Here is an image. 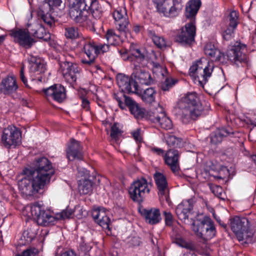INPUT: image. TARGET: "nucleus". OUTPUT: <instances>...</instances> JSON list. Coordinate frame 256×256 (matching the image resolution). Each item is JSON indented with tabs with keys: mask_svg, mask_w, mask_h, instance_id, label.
I'll return each instance as SVG.
<instances>
[{
	"mask_svg": "<svg viewBox=\"0 0 256 256\" xmlns=\"http://www.w3.org/2000/svg\"><path fill=\"white\" fill-rule=\"evenodd\" d=\"M41 18L44 22L50 28H52L54 24V20L50 14L46 13V14H42Z\"/></svg>",
	"mask_w": 256,
	"mask_h": 256,
	"instance_id": "de8ad7c7",
	"label": "nucleus"
},
{
	"mask_svg": "<svg viewBox=\"0 0 256 256\" xmlns=\"http://www.w3.org/2000/svg\"><path fill=\"white\" fill-rule=\"evenodd\" d=\"M212 192L217 197L224 199L222 198L223 192L222 188L218 186H213L210 188Z\"/></svg>",
	"mask_w": 256,
	"mask_h": 256,
	"instance_id": "3c124183",
	"label": "nucleus"
},
{
	"mask_svg": "<svg viewBox=\"0 0 256 256\" xmlns=\"http://www.w3.org/2000/svg\"><path fill=\"white\" fill-rule=\"evenodd\" d=\"M88 11H90L92 16L96 19L100 18L102 10V6L96 0H86Z\"/></svg>",
	"mask_w": 256,
	"mask_h": 256,
	"instance_id": "473e14b6",
	"label": "nucleus"
},
{
	"mask_svg": "<svg viewBox=\"0 0 256 256\" xmlns=\"http://www.w3.org/2000/svg\"><path fill=\"white\" fill-rule=\"evenodd\" d=\"M82 100V106L86 110H88L90 109V102L85 97H81Z\"/></svg>",
	"mask_w": 256,
	"mask_h": 256,
	"instance_id": "0e129e2a",
	"label": "nucleus"
},
{
	"mask_svg": "<svg viewBox=\"0 0 256 256\" xmlns=\"http://www.w3.org/2000/svg\"><path fill=\"white\" fill-rule=\"evenodd\" d=\"M74 211L73 210L69 208H66L60 213L56 214V220L70 218H72V216L74 214Z\"/></svg>",
	"mask_w": 256,
	"mask_h": 256,
	"instance_id": "37998d69",
	"label": "nucleus"
},
{
	"mask_svg": "<svg viewBox=\"0 0 256 256\" xmlns=\"http://www.w3.org/2000/svg\"><path fill=\"white\" fill-rule=\"evenodd\" d=\"M180 158V153L178 150L170 149L164 154V160H178Z\"/></svg>",
	"mask_w": 256,
	"mask_h": 256,
	"instance_id": "a18cd8bd",
	"label": "nucleus"
},
{
	"mask_svg": "<svg viewBox=\"0 0 256 256\" xmlns=\"http://www.w3.org/2000/svg\"><path fill=\"white\" fill-rule=\"evenodd\" d=\"M196 32L195 21L192 20L180 29L176 36V41L182 45L190 46L194 42Z\"/></svg>",
	"mask_w": 256,
	"mask_h": 256,
	"instance_id": "ddd939ff",
	"label": "nucleus"
},
{
	"mask_svg": "<svg viewBox=\"0 0 256 256\" xmlns=\"http://www.w3.org/2000/svg\"><path fill=\"white\" fill-rule=\"evenodd\" d=\"M158 12L168 18L178 16L182 8V0H154Z\"/></svg>",
	"mask_w": 256,
	"mask_h": 256,
	"instance_id": "423d86ee",
	"label": "nucleus"
},
{
	"mask_svg": "<svg viewBox=\"0 0 256 256\" xmlns=\"http://www.w3.org/2000/svg\"><path fill=\"white\" fill-rule=\"evenodd\" d=\"M41 24L38 22H34L32 24H28L27 25V32L30 35L32 36V32H34Z\"/></svg>",
	"mask_w": 256,
	"mask_h": 256,
	"instance_id": "864d4df0",
	"label": "nucleus"
},
{
	"mask_svg": "<svg viewBox=\"0 0 256 256\" xmlns=\"http://www.w3.org/2000/svg\"><path fill=\"white\" fill-rule=\"evenodd\" d=\"M238 14L236 11L231 12L228 16V20L229 22L228 26L235 29L238 24Z\"/></svg>",
	"mask_w": 256,
	"mask_h": 256,
	"instance_id": "79ce46f5",
	"label": "nucleus"
},
{
	"mask_svg": "<svg viewBox=\"0 0 256 256\" xmlns=\"http://www.w3.org/2000/svg\"><path fill=\"white\" fill-rule=\"evenodd\" d=\"M204 50L206 55L208 56L212 60L220 62H225L226 56L224 54H222L213 44L211 42L206 44L204 47Z\"/></svg>",
	"mask_w": 256,
	"mask_h": 256,
	"instance_id": "cd10ccee",
	"label": "nucleus"
},
{
	"mask_svg": "<svg viewBox=\"0 0 256 256\" xmlns=\"http://www.w3.org/2000/svg\"><path fill=\"white\" fill-rule=\"evenodd\" d=\"M164 215L166 225L168 226H172L173 222V216L172 214L170 212L164 211Z\"/></svg>",
	"mask_w": 256,
	"mask_h": 256,
	"instance_id": "6e6d98bb",
	"label": "nucleus"
},
{
	"mask_svg": "<svg viewBox=\"0 0 256 256\" xmlns=\"http://www.w3.org/2000/svg\"><path fill=\"white\" fill-rule=\"evenodd\" d=\"M178 161H165L170 168L173 172H178L180 170Z\"/></svg>",
	"mask_w": 256,
	"mask_h": 256,
	"instance_id": "603ef678",
	"label": "nucleus"
},
{
	"mask_svg": "<svg viewBox=\"0 0 256 256\" xmlns=\"http://www.w3.org/2000/svg\"><path fill=\"white\" fill-rule=\"evenodd\" d=\"M148 34L154 44L158 48H162L166 47V40L163 36L156 34L154 31L150 30L148 31Z\"/></svg>",
	"mask_w": 256,
	"mask_h": 256,
	"instance_id": "f704fd0d",
	"label": "nucleus"
},
{
	"mask_svg": "<svg viewBox=\"0 0 256 256\" xmlns=\"http://www.w3.org/2000/svg\"><path fill=\"white\" fill-rule=\"evenodd\" d=\"M50 8V12L54 10L56 8L60 6L62 3V0H45Z\"/></svg>",
	"mask_w": 256,
	"mask_h": 256,
	"instance_id": "09e8293b",
	"label": "nucleus"
},
{
	"mask_svg": "<svg viewBox=\"0 0 256 256\" xmlns=\"http://www.w3.org/2000/svg\"><path fill=\"white\" fill-rule=\"evenodd\" d=\"M20 76V80L23 82V83L24 84L25 86L28 88H30V86L28 84L27 80L24 76V67L21 68Z\"/></svg>",
	"mask_w": 256,
	"mask_h": 256,
	"instance_id": "e2e57ef3",
	"label": "nucleus"
},
{
	"mask_svg": "<svg viewBox=\"0 0 256 256\" xmlns=\"http://www.w3.org/2000/svg\"><path fill=\"white\" fill-rule=\"evenodd\" d=\"M193 208L192 200H183L176 208V213L178 218L184 222L188 220L189 214Z\"/></svg>",
	"mask_w": 256,
	"mask_h": 256,
	"instance_id": "b1692460",
	"label": "nucleus"
},
{
	"mask_svg": "<svg viewBox=\"0 0 256 256\" xmlns=\"http://www.w3.org/2000/svg\"><path fill=\"white\" fill-rule=\"evenodd\" d=\"M134 64L133 72L132 74V78H134L135 84L150 85L152 82V79L150 73L144 68Z\"/></svg>",
	"mask_w": 256,
	"mask_h": 256,
	"instance_id": "aec40b11",
	"label": "nucleus"
},
{
	"mask_svg": "<svg viewBox=\"0 0 256 256\" xmlns=\"http://www.w3.org/2000/svg\"><path fill=\"white\" fill-rule=\"evenodd\" d=\"M152 71L158 76H166L168 74L167 69L164 66L157 62H152Z\"/></svg>",
	"mask_w": 256,
	"mask_h": 256,
	"instance_id": "58836bf2",
	"label": "nucleus"
},
{
	"mask_svg": "<svg viewBox=\"0 0 256 256\" xmlns=\"http://www.w3.org/2000/svg\"><path fill=\"white\" fill-rule=\"evenodd\" d=\"M30 64V72L31 74V80H34L36 75L44 73L46 70V66L44 60L41 58L30 55L28 58Z\"/></svg>",
	"mask_w": 256,
	"mask_h": 256,
	"instance_id": "f3484780",
	"label": "nucleus"
},
{
	"mask_svg": "<svg viewBox=\"0 0 256 256\" xmlns=\"http://www.w3.org/2000/svg\"><path fill=\"white\" fill-rule=\"evenodd\" d=\"M116 81L118 85L122 90L120 92L124 94V92L134 93V92H138V84H135L129 76L120 74L116 76Z\"/></svg>",
	"mask_w": 256,
	"mask_h": 256,
	"instance_id": "412c9836",
	"label": "nucleus"
},
{
	"mask_svg": "<svg viewBox=\"0 0 256 256\" xmlns=\"http://www.w3.org/2000/svg\"><path fill=\"white\" fill-rule=\"evenodd\" d=\"M46 32L42 24L34 32H32V36L38 38H43L46 35Z\"/></svg>",
	"mask_w": 256,
	"mask_h": 256,
	"instance_id": "8fccbe9b",
	"label": "nucleus"
},
{
	"mask_svg": "<svg viewBox=\"0 0 256 256\" xmlns=\"http://www.w3.org/2000/svg\"><path fill=\"white\" fill-rule=\"evenodd\" d=\"M79 174L83 176L84 178H93V176H90V172L84 168H78Z\"/></svg>",
	"mask_w": 256,
	"mask_h": 256,
	"instance_id": "4d7b16f0",
	"label": "nucleus"
},
{
	"mask_svg": "<svg viewBox=\"0 0 256 256\" xmlns=\"http://www.w3.org/2000/svg\"><path fill=\"white\" fill-rule=\"evenodd\" d=\"M60 64L65 80L70 84H74L80 76V69L76 64L67 61L62 62Z\"/></svg>",
	"mask_w": 256,
	"mask_h": 256,
	"instance_id": "4468645a",
	"label": "nucleus"
},
{
	"mask_svg": "<svg viewBox=\"0 0 256 256\" xmlns=\"http://www.w3.org/2000/svg\"><path fill=\"white\" fill-rule=\"evenodd\" d=\"M83 44V50L88 60L82 58L81 62L84 64L91 65L94 63L95 58L98 56V50H96V44L90 40H84Z\"/></svg>",
	"mask_w": 256,
	"mask_h": 256,
	"instance_id": "4be33fe9",
	"label": "nucleus"
},
{
	"mask_svg": "<svg viewBox=\"0 0 256 256\" xmlns=\"http://www.w3.org/2000/svg\"><path fill=\"white\" fill-rule=\"evenodd\" d=\"M87 6L86 0H71L70 16L76 23L89 24L90 20Z\"/></svg>",
	"mask_w": 256,
	"mask_h": 256,
	"instance_id": "20e7f679",
	"label": "nucleus"
},
{
	"mask_svg": "<svg viewBox=\"0 0 256 256\" xmlns=\"http://www.w3.org/2000/svg\"><path fill=\"white\" fill-rule=\"evenodd\" d=\"M82 150V148L80 142L74 139H72L66 150L67 158L69 160H71V159L81 160L84 158Z\"/></svg>",
	"mask_w": 256,
	"mask_h": 256,
	"instance_id": "393cba45",
	"label": "nucleus"
},
{
	"mask_svg": "<svg viewBox=\"0 0 256 256\" xmlns=\"http://www.w3.org/2000/svg\"><path fill=\"white\" fill-rule=\"evenodd\" d=\"M114 96L121 109L125 110L126 107H128L130 113L135 118H139L144 116V113L142 110L131 98L126 96L122 92L115 94Z\"/></svg>",
	"mask_w": 256,
	"mask_h": 256,
	"instance_id": "9d476101",
	"label": "nucleus"
},
{
	"mask_svg": "<svg viewBox=\"0 0 256 256\" xmlns=\"http://www.w3.org/2000/svg\"><path fill=\"white\" fill-rule=\"evenodd\" d=\"M92 178H82L78 182V189L81 194H90L92 191Z\"/></svg>",
	"mask_w": 256,
	"mask_h": 256,
	"instance_id": "72a5a7b5",
	"label": "nucleus"
},
{
	"mask_svg": "<svg viewBox=\"0 0 256 256\" xmlns=\"http://www.w3.org/2000/svg\"><path fill=\"white\" fill-rule=\"evenodd\" d=\"M30 211L32 216L36 220L39 225L49 226L54 224L56 221V217L52 216L50 211L39 202L32 204L30 207Z\"/></svg>",
	"mask_w": 256,
	"mask_h": 256,
	"instance_id": "0eeeda50",
	"label": "nucleus"
},
{
	"mask_svg": "<svg viewBox=\"0 0 256 256\" xmlns=\"http://www.w3.org/2000/svg\"><path fill=\"white\" fill-rule=\"evenodd\" d=\"M203 110L196 93L190 92L178 102L174 112L182 122L186 124L200 117Z\"/></svg>",
	"mask_w": 256,
	"mask_h": 256,
	"instance_id": "f03ea898",
	"label": "nucleus"
},
{
	"mask_svg": "<svg viewBox=\"0 0 256 256\" xmlns=\"http://www.w3.org/2000/svg\"><path fill=\"white\" fill-rule=\"evenodd\" d=\"M122 131L119 128L118 124H114L111 127L110 137L114 142H118L119 138L121 136Z\"/></svg>",
	"mask_w": 256,
	"mask_h": 256,
	"instance_id": "a19ab883",
	"label": "nucleus"
},
{
	"mask_svg": "<svg viewBox=\"0 0 256 256\" xmlns=\"http://www.w3.org/2000/svg\"><path fill=\"white\" fill-rule=\"evenodd\" d=\"M149 119L154 123H158L164 130H170L173 126L172 120L166 116L162 107L160 106L150 112Z\"/></svg>",
	"mask_w": 256,
	"mask_h": 256,
	"instance_id": "2eb2a0df",
	"label": "nucleus"
},
{
	"mask_svg": "<svg viewBox=\"0 0 256 256\" xmlns=\"http://www.w3.org/2000/svg\"><path fill=\"white\" fill-rule=\"evenodd\" d=\"M92 216L94 221L103 228L110 230V220L105 208H99L94 210Z\"/></svg>",
	"mask_w": 256,
	"mask_h": 256,
	"instance_id": "5701e85b",
	"label": "nucleus"
},
{
	"mask_svg": "<svg viewBox=\"0 0 256 256\" xmlns=\"http://www.w3.org/2000/svg\"><path fill=\"white\" fill-rule=\"evenodd\" d=\"M234 151L233 148H228L224 154L228 156L227 158L230 159L232 158V156L234 155Z\"/></svg>",
	"mask_w": 256,
	"mask_h": 256,
	"instance_id": "774afa93",
	"label": "nucleus"
},
{
	"mask_svg": "<svg viewBox=\"0 0 256 256\" xmlns=\"http://www.w3.org/2000/svg\"><path fill=\"white\" fill-rule=\"evenodd\" d=\"M234 132L230 128H222L213 132L210 136V142L212 144L216 145L222 142L224 137L230 136Z\"/></svg>",
	"mask_w": 256,
	"mask_h": 256,
	"instance_id": "c756f323",
	"label": "nucleus"
},
{
	"mask_svg": "<svg viewBox=\"0 0 256 256\" xmlns=\"http://www.w3.org/2000/svg\"><path fill=\"white\" fill-rule=\"evenodd\" d=\"M192 228L198 236L204 240L212 239L216 234L214 223L209 218L193 222Z\"/></svg>",
	"mask_w": 256,
	"mask_h": 256,
	"instance_id": "6e6552de",
	"label": "nucleus"
},
{
	"mask_svg": "<svg viewBox=\"0 0 256 256\" xmlns=\"http://www.w3.org/2000/svg\"><path fill=\"white\" fill-rule=\"evenodd\" d=\"M39 162L36 161V168L28 166L22 172L24 176L18 182V188L26 196H34L38 193L50 182L54 174V170L50 161H44V164Z\"/></svg>",
	"mask_w": 256,
	"mask_h": 256,
	"instance_id": "f257e3e1",
	"label": "nucleus"
},
{
	"mask_svg": "<svg viewBox=\"0 0 256 256\" xmlns=\"http://www.w3.org/2000/svg\"><path fill=\"white\" fill-rule=\"evenodd\" d=\"M164 138L167 144L170 146L180 148L183 146V141L180 138L174 135L166 134Z\"/></svg>",
	"mask_w": 256,
	"mask_h": 256,
	"instance_id": "c9c22d12",
	"label": "nucleus"
},
{
	"mask_svg": "<svg viewBox=\"0 0 256 256\" xmlns=\"http://www.w3.org/2000/svg\"><path fill=\"white\" fill-rule=\"evenodd\" d=\"M43 92L48 100H53L60 103L66 98V89L60 84H54L47 88L44 89Z\"/></svg>",
	"mask_w": 256,
	"mask_h": 256,
	"instance_id": "dca6fc26",
	"label": "nucleus"
},
{
	"mask_svg": "<svg viewBox=\"0 0 256 256\" xmlns=\"http://www.w3.org/2000/svg\"><path fill=\"white\" fill-rule=\"evenodd\" d=\"M142 214L146 222L150 224H158L162 220L160 210L158 208L144 209Z\"/></svg>",
	"mask_w": 256,
	"mask_h": 256,
	"instance_id": "c85d7f7f",
	"label": "nucleus"
},
{
	"mask_svg": "<svg viewBox=\"0 0 256 256\" xmlns=\"http://www.w3.org/2000/svg\"><path fill=\"white\" fill-rule=\"evenodd\" d=\"M214 66L212 62L201 58L190 68V75L194 78V83L204 86L212 75Z\"/></svg>",
	"mask_w": 256,
	"mask_h": 256,
	"instance_id": "7ed1b4c3",
	"label": "nucleus"
},
{
	"mask_svg": "<svg viewBox=\"0 0 256 256\" xmlns=\"http://www.w3.org/2000/svg\"><path fill=\"white\" fill-rule=\"evenodd\" d=\"M80 247L82 251H88L91 248V246L86 244L84 241L80 243Z\"/></svg>",
	"mask_w": 256,
	"mask_h": 256,
	"instance_id": "338daca9",
	"label": "nucleus"
},
{
	"mask_svg": "<svg viewBox=\"0 0 256 256\" xmlns=\"http://www.w3.org/2000/svg\"><path fill=\"white\" fill-rule=\"evenodd\" d=\"M36 232L33 230L31 228H28L26 230H25L22 236V240H24V242L22 244H26L32 241V240L36 236Z\"/></svg>",
	"mask_w": 256,
	"mask_h": 256,
	"instance_id": "ea45409f",
	"label": "nucleus"
},
{
	"mask_svg": "<svg viewBox=\"0 0 256 256\" xmlns=\"http://www.w3.org/2000/svg\"><path fill=\"white\" fill-rule=\"evenodd\" d=\"M18 88L16 78L12 76L5 78L0 84V91L5 94H12Z\"/></svg>",
	"mask_w": 256,
	"mask_h": 256,
	"instance_id": "bb28decb",
	"label": "nucleus"
},
{
	"mask_svg": "<svg viewBox=\"0 0 256 256\" xmlns=\"http://www.w3.org/2000/svg\"><path fill=\"white\" fill-rule=\"evenodd\" d=\"M176 82V81L171 78L166 77L160 84V88L163 91H168L174 85Z\"/></svg>",
	"mask_w": 256,
	"mask_h": 256,
	"instance_id": "c03bdc74",
	"label": "nucleus"
},
{
	"mask_svg": "<svg viewBox=\"0 0 256 256\" xmlns=\"http://www.w3.org/2000/svg\"><path fill=\"white\" fill-rule=\"evenodd\" d=\"M106 38L110 44L115 45L120 40L119 34L116 33L114 30H108L106 34Z\"/></svg>",
	"mask_w": 256,
	"mask_h": 256,
	"instance_id": "e433bc0d",
	"label": "nucleus"
},
{
	"mask_svg": "<svg viewBox=\"0 0 256 256\" xmlns=\"http://www.w3.org/2000/svg\"><path fill=\"white\" fill-rule=\"evenodd\" d=\"M113 17L116 25L119 31L126 32H129V20L126 10L124 8H118L113 12Z\"/></svg>",
	"mask_w": 256,
	"mask_h": 256,
	"instance_id": "a211bd4d",
	"label": "nucleus"
},
{
	"mask_svg": "<svg viewBox=\"0 0 256 256\" xmlns=\"http://www.w3.org/2000/svg\"><path fill=\"white\" fill-rule=\"evenodd\" d=\"M150 192L148 182L141 178L134 182L129 188L128 192L130 198L135 202H142L146 195Z\"/></svg>",
	"mask_w": 256,
	"mask_h": 256,
	"instance_id": "f8f14e48",
	"label": "nucleus"
},
{
	"mask_svg": "<svg viewBox=\"0 0 256 256\" xmlns=\"http://www.w3.org/2000/svg\"><path fill=\"white\" fill-rule=\"evenodd\" d=\"M230 226L239 241L247 240L253 235L250 228L249 221L245 218L235 216L230 219Z\"/></svg>",
	"mask_w": 256,
	"mask_h": 256,
	"instance_id": "39448f33",
	"label": "nucleus"
},
{
	"mask_svg": "<svg viewBox=\"0 0 256 256\" xmlns=\"http://www.w3.org/2000/svg\"><path fill=\"white\" fill-rule=\"evenodd\" d=\"M129 244L132 246H137L140 245L141 240L138 236H134L130 240Z\"/></svg>",
	"mask_w": 256,
	"mask_h": 256,
	"instance_id": "052dcab7",
	"label": "nucleus"
},
{
	"mask_svg": "<svg viewBox=\"0 0 256 256\" xmlns=\"http://www.w3.org/2000/svg\"><path fill=\"white\" fill-rule=\"evenodd\" d=\"M118 52L124 60H131L132 58H130L128 56V53L127 51L126 50L122 49V50H120L118 51Z\"/></svg>",
	"mask_w": 256,
	"mask_h": 256,
	"instance_id": "69168bd1",
	"label": "nucleus"
},
{
	"mask_svg": "<svg viewBox=\"0 0 256 256\" xmlns=\"http://www.w3.org/2000/svg\"><path fill=\"white\" fill-rule=\"evenodd\" d=\"M130 52L131 55L134 56L138 63H140L144 60L145 56L140 50L136 48L135 46H131L130 48Z\"/></svg>",
	"mask_w": 256,
	"mask_h": 256,
	"instance_id": "4c0bfd02",
	"label": "nucleus"
},
{
	"mask_svg": "<svg viewBox=\"0 0 256 256\" xmlns=\"http://www.w3.org/2000/svg\"><path fill=\"white\" fill-rule=\"evenodd\" d=\"M1 140L6 148H15L20 143L21 132L16 126H9L3 130Z\"/></svg>",
	"mask_w": 256,
	"mask_h": 256,
	"instance_id": "9b49d317",
	"label": "nucleus"
},
{
	"mask_svg": "<svg viewBox=\"0 0 256 256\" xmlns=\"http://www.w3.org/2000/svg\"><path fill=\"white\" fill-rule=\"evenodd\" d=\"M200 0H190L188 3L186 10V16L191 18L190 20H194V17L196 14L200 6Z\"/></svg>",
	"mask_w": 256,
	"mask_h": 256,
	"instance_id": "2f4dec72",
	"label": "nucleus"
},
{
	"mask_svg": "<svg viewBox=\"0 0 256 256\" xmlns=\"http://www.w3.org/2000/svg\"><path fill=\"white\" fill-rule=\"evenodd\" d=\"M96 50H98L97 54H100V53H104L105 52H108L109 50V45L108 44H100L96 45Z\"/></svg>",
	"mask_w": 256,
	"mask_h": 256,
	"instance_id": "13d9d810",
	"label": "nucleus"
},
{
	"mask_svg": "<svg viewBox=\"0 0 256 256\" xmlns=\"http://www.w3.org/2000/svg\"><path fill=\"white\" fill-rule=\"evenodd\" d=\"M246 46L240 42H236L234 44L230 45L226 52L227 59L238 65L239 63L248 64V58L244 54Z\"/></svg>",
	"mask_w": 256,
	"mask_h": 256,
	"instance_id": "1a4fd4ad",
	"label": "nucleus"
},
{
	"mask_svg": "<svg viewBox=\"0 0 256 256\" xmlns=\"http://www.w3.org/2000/svg\"><path fill=\"white\" fill-rule=\"evenodd\" d=\"M156 184L158 190V195L160 197L164 196L166 201L168 197L166 193L168 191V184L166 176L162 173L156 172L154 175Z\"/></svg>",
	"mask_w": 256,
	"mask_h": 256,
	"instance_id": "a878e982",
	"label": "nucleus"
},
{
	"mask_svg": "<svg viewBox=\"0 0 256 256\" xmlns=\"http://www.w3.org/2000/svg\"><path fill=\"white\" fill-rule=\"evenodd\" d=\"M36 252V249H28L22 252L21 254H18L16 256H35Z\"/></svg>",
	"mask_w": 256,
	"mask_h": 256,
	"instance_id": "bf43d9fd",
	"label": "nucleus"
},
{
	"mask_svg": "<svg viewBox=\"0 0 256 256\" xmlns=\"http://www.w3.org/2000/svg\"><path fill=\"white\" fill-rule=\"evenodd\" d=\"M234 30L230 27H228L223 32V38L224 40H228L232 39L233 37Z\"/></svg>",
	"mask_w": 256,
	"mask_h": 256,
	"instance_id": "5fc2aeb1",
	"label": "nucleus"
},
{
	"mask_svg": "<svg viewBox=\"0 0 256 256\" xmlns=\"http://www.w3.org/2000/svg\"><path fill=\"white\" fill-rule=\"evenodd\" d=\"M145 103L150 104L155 101L156 91L153 88H148L143 91L140 90L138 86V92H134Z\"/></svg>",
	"mask_w": 256,
	"mask_h": 256,
	"instance_id": "7c9ffc66",
	"label": "nucleus"
},
{
	"mask_svg": "<svg viewBox=\"0 0 256 256\" xmlns=\"http://www.w3.org/2000/svg\"><path fill=\"white\" fill-rule=\"evenodd\" d=\"M60 249V248L58 249L55 256H76L75 253L72 250L65 251L62 253L59 254L58 252Z\"/></svg>",
	"mask_w": 256,
	"mask_h": 256,
	"instance_id": "680f3d73",
	"label": "nucleus"
},
{
	"mask_svg": "<svg viewBox=\"0 0 256 256\" xmlns=\"http://www.w3.org/2000/svg\"><path fill=\"white\" fill-rule=\"evenodd\" d=\"M65 31V36L67 38L73 39L78 37L79 34L78 30L74 27L66 28Z\"/></svg>",
	"mask_w": 256,
	"mask_h": 256,
	"instance_id": "49530a36",
	"label": "nucleus"
},
{
	"mask_svg": "<svg viewBox=\"0 0 256 256\" xmlns=\"http://www.w3.org/2000/svg\"><path fill=\"white\" fill-rule=\"evenodd\" d=\"M11 36L14 38L16 42L25 48H30L35 42L34 40L25 30L19 29L14 30L12 32Z\"/></svg>",
	"mask_w": 256,
	"mask_h": 256,
	"instance_id": "6ab92c4d",
	"label": "nucleus"
}]
</instances>
